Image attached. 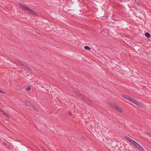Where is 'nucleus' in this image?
I'll use <instances>...</instances> for the list:
<instances>
[{"instance_id":"obj_1","label":"nucleus","mask_w":151,"mask_h":151,"mask_svg":"<svg viewBox=\"0 0 151 151\" xmlns=\"http://www.w3.org/2000/svg\"><path fill=\"white\" fill-rule=\"evenodd\" d=\"M125 138L127 141L132 143L139 150L142 151H144V148L140 145L133 139L127 137H125Z\"/></svg>"},{"instance_id":"obj_2","label":"nucleus","mask_w":151,"mask_h":151,"mask_svg":"<svg viewBox=\"0 0 151 151\" xmlns=\"http://www.w3.org/2000/svg\"><path fill=\"white\" fill-rule=\"evenodd\" d=\"M109 104L111 108L114 110H117L119 112L123 113L124 112L121 108L116 104L112 103H109Z\"/></svg>"},{"instance_id":"obj_3","label":"nucleus","mask_w":151,"mask_h":151,"mask_svg":"<svg viewBox=\"0 0 151 151\" xmlns=\"http://www.w3.org/2000/svg\"><path fill=\"white\" fill-rule=\"evenodd\" d=\"M131 102H132L133 104L136 105L137 106L139 107L140 108H145V106L142 105L141 103L139 102H138L136 100L134 99H132L131 101Z\"/></svg>"},{"instance_id":"obj_4","label":"nucleus","mask_w":151,"mask_h":151,"mask_svg":"<svg viewBox=\"0 0 151 151\" xmlns=\"http://www.w3.org/2000/svg\"><path fill=\"white\" fill-rule=\"evenodd\" d=\"M26 106L29 107H32L37 112V109L30 102L27 101H25V102Z\"/></svg>"},{"instance_id":"obj_5","label":"nucleus","mask_w":151,"mask_h":151,"mask_svg":"<svg viewBox=\"0 0 151 151\" xmlns=\"http://www.w3.org/2000/svg\"><path fill=\"white\" fill-rule=\"evenodd\" d=\"M26 10L29 13H31L34 15H37V13L35 12H34L31 9H30L29 7H27V8L26 9Z\"/></svg>"},{"instance_id":"obj_6","label":"nucleus","mask_w":151,"mask_h":151,"mask_svg":"<svg viewBox=\"0 0 151 151\" xmlns=\"http://www.w3.org/2000/svg\"><path fill=\"white\" fill-rule=\"evenodd\" d=\"M19 4L21 8H22L23 9L25 10H26V9L27 8V6L24 5L22 4H21V3H19Z\"/></svg>"},{"instance_id":"obj_7","label":"nucleus","mask_w":151,"mask_h":151,"mask_svg":"<svg viewBox=\"0 0 151 151\" xmlns=\"http://www.w3.org/2000/svg\"><path fill=\"white\" fill-rule=\"evenodd\" d=\"M123 96L125 98L129 100L130 101H131L132 99L130 96L126 95H124Z\"/></svg>"},{"instance_id":"obj_8","label":"nucleus","mask_w":151,"mask_h":151,"mask_svg":"<svg viewBox=\"0 0 151 151\" xmlns=\"http://www.w3.org/2000/svg\"><path fill=\"white\" fill-rule=\"evenodd\" d=\"M73 91L75 92L77 95H78V96L80 97H82L83 96V95L82 93L79 92H76L74 90H73Z\"/></svg>"},{"instance_id":"obj_9","label":"nucleus","mask_w":151,"mask_h":151,"mask_svg":"<svg viewBox=\"0 0 151 151\" xmlns=\"http://www.w3.org/2000/svg\"><path fill=\"white\" fill-rule=\"evenodd\" d=\"M145 35L146 37L148 38H150L151 37L150 34L148 32H146L145 34Z\"/></svg>"},{"instance_id":"obj_10","label":"nucleus","mask_w":151,"mask_h":151,"mask_svg":"<svg viewBox=\"0 0 151 151\" xmlns=\"http://www.w3.org/2000/svg\"><path fill=\"white\" fill-rule=\"evenodd\" d=\"M84 48L85 49L87 50H91V48L87 46H84Z\"/></svg>"},{"instance_id":"obj_11","label":"nucleus","mask_w":151,"mask_h":151,"mask_svg":"<svg viewBox=\"0 0 151 151\" xmlns=\"http://www.w3.org/2000/svg\"><path fill=\"white\" fill-rule=\"evenodd\" d=\"M82 99L85 101H88L87 99L85 97V96L83 95L82 97Z\"/></svg>"},{"instance_id":"obj_12","label":"nucleus","mask_w":151,"mask_h":151,"mask_svg":"<svg viewBox=\"0 0 151 151\" xmlns=\"http://www.w3.org/2000/svg\"><path fill=\"white\" fill-rule=\"evenodd\" d=\"M31 88L30 86H28L27 87V90L28 91H29L31 90Z\"/></svg>"},{"instance_id":"obj_13","label":"nucleus","mask_w":151,"mask_h":151,"mask_svg":"<svg viewBox=\"0 0 151 151\" xmlns=\"http://www.w3.org/2000/svg\"><path fill=\"white\" fill-rule=\"evenodd\" d=\"M4 115L8 118H9L10 116L8 114H3Z\"/></svg>"},{"instance_id":"obj_14","label":"nucleus","mask_w":151,"mask_h":151,"mask_svg":"<svg viewBox=\"0 0 151 151\" xmlns=\"http://www.w3.org/2000/svg\"><path fill=\"white\" fill-rule=\"evenodd\" d=\"M7 148L9 150H11L12 148V147L11 146L9 145L7 146Z\"/></svg>"},{"instance_id":"obj_15","label":"nucleus","mask_w":151,"mask_h":151,"mask_svg":"<svg viewBox=\"0 0 151 151\" xmlns=\"http://www.w3.org/2000/svg\"><path fill=\"white\" fill-rule=\"evenodd\" d=\"M146 133L148 135L151 136V133L149 132H147Z\"/></svg>"},{"instance_id":"obj_16","label":"nucleus","mask_w":151,"mask_h":151,"mask_svg":"<svg viewBox=\"0 0 151 151\" xmlns=\"http://www.w3.org/2000/svg\"><path fill=\"white\" fill-rule=\"evenodd\" d=\"M0 92L6 93L4 92H3V91H1L0 89Z\"/></svg>"},{"instance_id":"obj_17","label":"nucleus","mask_w":151,"mask_h":151,"mask_svg":"<svg viewBox=\"0 0 151 151\" xmlns=\"http://www.w3.org/2000/svg\"><path fill=\"white\" fill-rule=\"evenodd\" d=\"M3 144H4V145H7L5 143H4Z\"/></svg>"},{"instance_id":"obj_18","label":"nucleus","mask_w":151,"mask_h":151,"mask_svg":"<svg viewBox=\"0 0 151 151\" xmlns=\"http://www.w3.org/2000/svg\"><path fill=\"white\" fill-rule=\"evenodd\" d=\"M134 0L135 1H136L137 0Z\"/></svg>"}]
</instances>
